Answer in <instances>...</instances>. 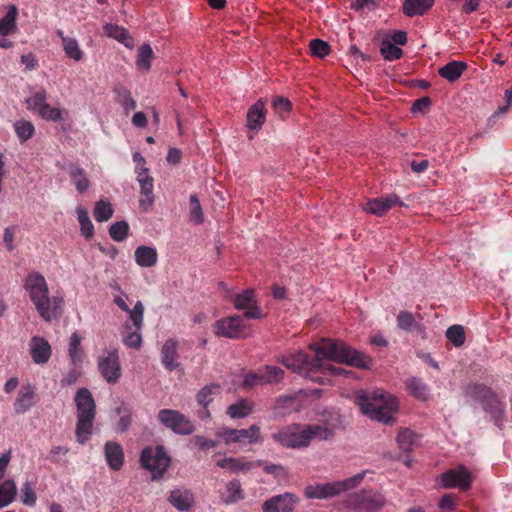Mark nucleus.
Instances as JSON below:
<instances>
[{
	"label": "nucleus",
	"instance_id": "nucleus-33",
	"mask_svg": "<svg viewBox=\"0 0 512 512\" xmlns=\"http://www.w3.org/2000/svg\"><path fill=\"white\" fill-rule=\"evenodd\" d=\"M216 465L232 473H239L251 470L255 466V463L252 461H243L240 458L226 457L219 460Z\"/></svg>",
	"mask_w": 512,
	"mask_h": 512
},
{
	"label": "nucleus",
	"instance_id": "nucleus-12",
	"mask_svg": "<svg viewBox=\"0 0 512 512\" xmlns=\"http://www.w3.org/2000/svg\"><path fill=\"white\" fill-rule=\"evenodd\" d=\"M217 436L226 445L234 443L247 445L261 442L260 427L256 424L247 429L223 427L217 431Z\"/></svg>",
	"mask_w": 512,
	"mask_h": 512
},
{
	"label": "nucleus",
	"instance_id": "nucleus-49",
	"mask_svg": "<svg viewBox=\"0 0 512 512\" xmlns=\"http://www.w3.org/2000/svg\"><path fill=\"white\" fill-rule=\"evenodd\" d=\"M114 210L111 203L107 200H99L96 202L93 216L97 222L108 221L113 216Z\"/></svg>",
	"mask_w": 512,
	"mask_h": 512
},
{
	"label": "nucleus",
	"instance_id": "nucleus-17",
	"mask_svg": "<svg viewBox=\"0 0 512 512\" xmlns=\"http://www.w3.org/2000/svg\"><path fill=\"white\" fill-rule=\"evenodd\" d=\"M233 304L236 309L244 311V317L247 319H259L262 316L254 290L247 289L237 294Z\"/></svg>",
	"mask_w": 512,
	"mask_h": 512
},
{
	"label": "nucleus",
	"instance_id": "nucleus-48",
	"mask_svg": "<svg viewBox=\"0 0 512 512\" xmlns=\"http://www.w3.org/2000/svg\"><path fill=\"white\" fill-rule=\"evenodd\" d=\"M62 46L63 51L68 58L76 62H80L84 58V52L80 48L78 40L75 37H72L71 39H64V44Z\"/></svg>",
	"mask_w": 512,
	"mask_h": 512
},
{
	"label": "nucleus",
	"instance_id": "nucleus-42",
	"mask_svg": "<svg viewBox=\"0 0 512 512\" xmlns=\"http://www.w3.org/2000/svg\"><path fill=\"white\" fill-rule=\"evenodd\" d=\"M399 448L404 452H410L417 443V434L409 428H402L397 435Z\"/></svg>",
	"mask_w": 512,
	"mask_h": 512
},
{
	"label": "nucleus",
	"instance_id": "nucleus-63",
	"mask_svg": "<svg viewBox=\"0 0 512 512\" xmlns=\"http://www.w3.org/2000/svg\"><path fill=\"white\" fill-rule=\"evenodd\" d=\"M79 378V372L75 369L70 370L60 381L62 387L75 384Z\"/></svg>",
	"mask_w": 512,
	"mask_h": 512
},
{
	"label": "nucleus",
	"instance_id": "nucleus-58",
	"mask_svg": "<svg viewBox=\"0 0 512 512\" xmlns=\"http://www.w3.org/2000/svg\"><path fill=\"white\" fill-rule=\"evenodd\" d=\"M272 106L276 113L282 115L289 112L291 108V103L287 98L277 96L273 99Z\"/></svg>",
	"mask_w": 512,
	"mask_h": 512
},
{
	"label": "nucleus",
	"instance_id": "nucleus-43",
	"mask_svg": "<svg viewBox=\"0 0 512 512\" xmlns=\"http://www.w3.org/2000/svg\"><path fill=\"white\" fill-rule=\"evenodd\" d=\"M17 494V488L14 480H5L0 485V508H4L13 502Z\"/></svg>",
	"mask_w": 512,
	"mask_h": 512
},
{
	"label": "nucleus",
	"instance_id": "nucleus-25",
	"mask_svg": "<svg viewBox=\"0 0 512 512\" xmlns=\"http://www.w3.org/2000/svg\"><path fill=\"white\" fill-rule=\"evenodd\" d=\"M106 462L110 469L118 471L124 463V453L121 445L115 441H108L104 446Z\"/></svg>",
	"mask_w": 512,
	"mask_h": 512
},
{
	"label": "nucleus",
	"instance_id": "nucleus-2",
	"mask_svg": "<svg viewBox=\"0 0 512 512\" xmlns=\"http://www.w3.org/2000/svg\"><path fill=\"white\" fill-rule=\"evenodd\" d=\"M23 288L39 316L46 322L52 321L61 307L63 297L61 295L50 297L45 277L35 271L26 276Z\"/></svg>",
	"mask_w": 512,
	"mask_h": 512
},
{
	"label": "nucleus",
	"instance_id": "nucleus-19",
	"mask_svg": "<svg viewBox=\"0 0 512 512\" xmlns=\"http://www.w3.org/2000/svg\"><path fill=\"white\" fill-rule=\"evenodd\" d=\"M338 481L315 483L305 487L304 494L308 499H329L338 496L341 492Z\"/></svg>",
	"mask_w": 512,
	"mask_h": 512
},
{
	"label": "nucleus",
	"instance_id": "nucleus-3",
	"mask_svg": "<svg viewBox=\"0 0 512 512\" xmlns=\"http://www.w3.org/2000/svg\"><path fill=\"white\" fill-rule=\"evenodd\" d=\"M356 402L361 412L374 421L384 424L395 421L392 413L398 409V400L390 393L381 389L371 392L360 390L356 393Z\"/></svg>",
	"mask_w": 512,
	"mask_h": 512
},
{
	"label": "nucleus",
	"instance_id": "nucleus-5",
	"mask_svg": "<svg viewBox=\"0 0 512 512\" xmlns=\"http://www.w3.org/2000/svg\"><path fill=\"white\" fill-rule=\"evenodd\" d=\"M74 401L77 408L76 437L78 443L84 444L92 434L96 405L92 393L87 388L78 389Z\"/></svg>",
	"mask_w": 512,
	"mask_h": 512
},
{
	"label": "nucleus",
	"instance_id": "nucleus-45",
	"mask_svg": "<svg viewBox=\"0 0 512 512\" xmlns=\"http://www.w3.org/2000/svg\"><path fill=\"white\" fill-rule=\"evenodd\" d=\"M446 338L456 348H460L466 341L465 329L462 325L454 324L446 330Z\"/></svg>",
	"mask_w": 512,
	"mask_h": 512
},
{
	"label": "nucleus",
	"instance_id": "nucleus-20",
	"mask_svg": "<svg viewBox=\"0 0 512 512\" xmlns=\"http://www.w3.org/2000/svg\"><path fill=\"white\" fill-rule=\"evenodd\" d=\"M28 345L31 358L35 364L43 365L50 360L52 348L44 337L33 336Z\"/></svg>",
	"mask_w": 512,
	"mask_h": 512
},
{
	"label": "nucleus",
	"instance_id": "nucleus-21",
	"mask_svg": "<svg viewBox=\"0 0 512 512\" xmlns=\"http://www.w3.org/2000/svg\"><path fill=\"white\" fill-rule=\"evenodd\" d=\"M397 204H402L399 197L395 194H390L386 197L368 200L363 210L376 216H382Z\"/></svg>",
	"mask_w": 512,
	"mask_h": 512
},
{
	"label": "nucleus",
	"instance_id": "nucleus-37",
	"mask_svg": "<svg viewBox=\"0 0 512 512\" xmlns=\"http://www.w3.org/2000/svg\"><path fill=\"white\" fill-rule=\"evenodd\" d=\"M154 53L152 47L148 43L142 44L138 48L136 57V66L139 71L148 72L151 68V62Z\"/></svg>",
	"mask_w": 512,
	"mask_h": 512
},
{
	"label": "nucleus",
	"instance_id": "nucleus-23",
	"mask_svg": "<svg viewBox=\"0 0 512 512\" xmlns=\"http://www.w3.org/2000/svg\"><path fill=\"white\" fill-rule=\"evenodd\" d=\"M220 500L226 505L236 504L245 498V492L238 479H232L225 484L224 490L219 493Z\"/></svg>",
	"mask_w": 512,
	"mask_h": 512
},
{
	"label": "nucleus",
	"instance_id": "nucleus-27",
	"mask_svg": "<svg viewBox=\"0 0 512 512\" xmlns=\"http://www.w3.org/2000/svg\"><path fill=\"white\" fill-rule=\"evenodd\" d=\"M168 500L177 510L188 511L194 503V496L187 489H174L170 492Z\"/></svg>",
	"mask_w": 512,
	"mask_h": 512
},
{
	"label": "nucleus",
	"instance_id": "nucleus-11",
	"mask_svg": "<svg viewBox=\"0 0 512 512\" xmlns=\"http://www.w3.org/2000/svg\"><path fill=\"white\" fill-rule=\"evenodd\" d=\"M158 420L178 435H191L195 431L194 422L178 410L162 409L158 412Z\"/></svg>",
	"mask_w": 512,
	"mask_h": 512
},
{
	"label": "nucleus",
	"instance_id": "nucleus-9",
	"mask_svg": "<svg viewBox=\"0 0 512 512\" xmlns=\"http://www.w3.org/2000/svg\"><path fill=\"white\" fill-rule=\"evenodd\" d=\"M386 504V497L373 490H362L347 497V506L354 512H378Z\"/></svg>",
	"mask_w": 512,
	"mask_h": 512
},
{
	"label": "nucleus",
	"instance_id": "nucleus-50",
	"mask_svg": "<svg viewBox=\"0 0 512 512\" xmlns=\"http://www.w3.org/2000/svg\"><path fill=\"white\" fill-rule=\"evenodd\" d=\"M381 55L385 60L394 61L402 57V49L390 40H383L380 47Z\"/></svg>",
	"mask_w": 512,
	"mask_h": 512
},
{
	"label": "nucleus",
	"instance_id": "nucleus-60",
	"mask_svg": "<svg viewBox=\"0 0 512 512\" xmlns=\"http://www.w3.org/2000/svg\"><path fill=\"white\" fill-rule=\"evenodd\" d=\"M364 478V473H358L352 477L338 481L341 484V492L348 491L358 485Z\"/></svg>",
	"mask_w": 512,
	"mask_h": 512
},
{
	"label": "nucleus",
	"instance_id": "nucleus-53",
	"mask_svg": "<svg viewBox=\"0 0 512 512\" xmlns=\"http://www.w3.org/2000/svg\"><path fill=\"white\" fill-rule=\"evenodd\" d=\"M117 291L116 294H113V303L123 312L128 314V319L130 320V315L133 311V308L130 309L127 301L129 300L128 295L121 289V287L116 284L114 286Z\"/></svg>",
	"mask_w": 512,
	"mask_h": 512
},
{
	"label": "nucleus",
	"instance_id": "nucleus-15",
	"mask_svg": "<svg viewBox=\"0 0 512 512\" xmlns=\"http://www.w3.org/2000/svg\"><path fill=\"white\" fill-rule=\"evenodd\" d=\"M439 484L447 489L459 488L469 490L472 484V473L463 465L449 469L439 476Z\"/></svg>",
	"mask_w": 512,
	"mask_h": 512
},
{
	"label": "nucleus",
	"instance_id": "nucleus-18",
	"mask_svg": "<svg viewBox=\"0 0 512 512\" xmlns=\"http://www.w3.org/2000/svg\"><path fill=\"white\" fill-rule=\"evenodd\" d=\"M298 502L297 497L289 492L272 496L262 504V512H292Z\"/></svg>",
	"mask_w": 512,
	"mask_h": 512
},
{
	"label": "nucleus",
	"instance_id": "nucleus-32",
	"mask_svg": "<svg viewBox=\"0 0 512 512\" xmlns=\"http://www.w3.org/2000/svg\"><path fill=\"white\" fill-rule=\"evenodd\" d=\"M259 370L261 385L278 384L285 376L284 370L274 365H264L260 367Z\"/></svg>",
	"mask_w": 512,
	"mask_h": 512
},
{
	"label": "nucleus",
	"instance_id": "nucleus-28",
	"mask_svg": "<svg viewBox=\"0 0 512 512\" xmlns=\"http://www.w3.org/2000/svg\"><path fill=\"white\" fill-rule=\"evenodd\" d=\"M435 0H403L402 11L407 17L422 16L434 5Z\"/></svg>",
	"mask_w": 512,
	"mask_h": 512
},
{
	"label": "nucleus",
	"instance_id": "nucleus-52",
	"mask_svg": "<svg viewBox=\"0 0 512 512\" xmlns=\"http://www.w3.org/2000/svg\"><path fill=\"white\" fill-rule=\"evenodd\" d=\"M129 225L126 221L121 220L113 223L109 228L110 237L116 242L124 241L128 236Z\"/></svg>",
	"mask_w": 512,
	"mask_h": 512
},
{
	"label": "nucleus",
	"instance_id": "nucleus-59",
	"mask_svg": "<svg viewBox=\"0 0 512 512\" xmlns=\"http://www.w3.org/2000/svg\"><path fill=\"white\" fill-rule=\"evenodd\" d=\"M255 385H261L260 382V370L257 372L250 371L243 376L242 387L245 389H250Z\"/></svg>",
	"mask_w": 512,
	"mask_h": 512
},
{
	"label": "nucleus",
	"instance_id": "nucleus-35",
	"mask_svg": "<svg viewBox=\"0 0 512 512\" xmlns=\"http://www.w3.org/2000/svg\"><path fill=\"white\" fill-rule=\"evenodd\" d=\"M466 68L467 65L465 62L451 61L439 68L438 73L447 81L455 82L461 77Z\"/></svg>",
	"mask_w": 512,
	"mask_h": 512
},
{
	"label": "nucleus",
	"instance_id": "nucleus-31",
	"mask_svg": "<svg viewBox=\"0 0 512 512\" xmlns=\"http://www.w3.org/2000/svg\"><path fill=\"white\" fill-rule=\"evenodd\" d=\"M18 9L14 4L7 7L6 14L0 18V35L9 36L17 31Z\"/></svg>",
	"mask_w": 512,
	"mask_h": 512
},
{
	"label": "nucleus",
	"instance_id": "nucleus-39",
	"mask_svg": "<svg viewBox=\"0 0 512 512\" xmlns=\"http://www.w3.org/2000/svg\"><path fill=\"white\" fill-rule=\"evenodd\" d=\"M252 410V403L247 399H241L240 401L229 405L226 413L232 419H242L250 415Z\"/></svg>",
	"mask_w": 512,
	"mask_h": 512
},
{
	"label": "nucleus",
	"instance_id": "nucleus-55",
	"mask_svg": "<svg viewBox=\"0 0 512 512\" xmlns=\"http://www.w3.org/2000/svg\"><path fill=\"white\" fill-rule=\"evenodd\" d=\"M309 48L313 56L324 58L330 52L329 44L319 38L310 41Z\"/></svg>",
	"mask_w": 512,
	"mask_h": 512
},
{
	"label": "nucleus",
	"instance_id": "nucleus-13",
	"mask_svg": "<svg viewBox=\"0 0 512 512\" xmlns=\"http://www.w3.org/2000/svg\"><path fill=\"white\" fill-rule=\"evenodd\" d=\"M97 367L106 382L112 385L116 384L121 377L118 349H105L97 358Z\"/></svg>",
	"mask_w": 512,
	"mask_h": 512
},
{
	"label": "nucleus",
	"instance_id": "nucleus-40",
	"mask_svg": "<svg viewBox=\"0 0 512 512\" xmlns=\"http://www.w3.org/2000/svg\"><path fill=\"white\" fill-rule=\"evenodd\" d=\"M135 172L137 174V181L140 185L141 196L154 195V181L149 175L148 169L146 167H136Z\"/></svg>",
	"mask_w": 512,
	"mask_h": 512
},
{
	"label": "nucleus",
	"instance_id": "nucleus-8",
	"mask_svg": "<svg viewBox=\"0 0 512 512\" xmlns=\"http://www.w3.org/2000/svg\"><path fill=\"white\" fill-rule=\"evenodd\" d=\"M140 463L143 468L151 472L152 480H157L166 472L171 463V458L163 446H149L142 450Z\"/></svg>",
	"mask_w": 512,
	"mask_h": 512
},
{
	"label": "nucleus",
	"instance_id": "nucleus-61",
	"mask_svg": "<svg viewBox=\"0 0 512 512\" xmlns=\"http://www.w3.org/2000/svg\"><path fill=\"white\" fill-rule=\"evenodd\" d=\"M192 441L195 444V446L198 447L200 450H209L218 445L217 440L209 439L200 435L194 436Z\"/></svg>",
	"mask_w": 512,
	"mask_h": 512
},
{
	"label": "nucleus",
	"instance_id": "nucleus-1",
	"mask_svg": "<svg viewBox=\"0 0 512 512\" xmlns=\"http://www.w3.org/2000/svg\"><path fill=\"white\" fill-rule=\"evenodd\" d=\"M309 348L315 353V357L312 359L313 361L317 362L315 365L316 372L323 374H343L348 376L351 373L344 370L343 368L325 363V360L345 363L360 369H370L372 364V359L370 356L353 349L342 341L322 339L320 342L310 344Z\"/></svg>",
	"mask_w": 512,
	"mask_h": 512
},
{
	"label": "nucleus",
	"instance_id": "nucleus-56",
	"mask_svg": "<svg viewBox=\"0 0 512 512\" xmlns=\"http://www.w3.org/2000/svg\"><path fill=\"white\" fill-rule=\"evenodd\" d=\"M117 413L121 415L119 421L117 422V430L119 432L127 431L131 425V414L129 408L126 404H121L119 407H117Z\"/></svg>",
	"mask_w": 512,
	"mask_h": 512
},
{
	"label": "nucleus",
	"instance_id": "nucleus-30",
	"mask_svg": "<svg viewBox=\"0 0 512 512\" xmlns=\"http://www.w3.org/2000/svg\"><path fill=\"white\" fill-rule=\"evenodd\" d=\"M135 261L140 267L149 268L157 263V250L151 246H138L134 253Z\"/></svg>",
	"mask_w": 512,
	"mask_h": 512
},
{
	"label": "nucleus",
	"instance_id": "nucleus-38",
	"mask_svg": "<svg viewBox=\"0 0 512 512\" xmlns=\"http://www.w3.org/2000/svg\"><path fill=\"white\" fill-rule=\"evenodd\" d=\"M221 386L218 383L205 385L196 395V401L201 407L209 406L214 397L220 394Z\"/></svg>",
	"mask_w": 512,
	"mask_h": 512
},
{
	"label": "nucleus",
	"instance_id": "nucleus-41",
	"mask_svg": "<svg viewBox=\"0 0 512 512\" xmlns=\"http://www.w3.org/2000/svg\"><path fill=\"white\" fill-rule=\"evenodd\" d=\"M76 213L82 236L86 239L92 238L94 236V225L89 217L88 211L84 207L79 206L76 209Z\"/></svg>",
	"mask_w": 512,
	"mask_h": 512
},
{
	"label": "nucleus",
	"instance_id": "nucleus-57",
	"mask_svg": "<svg viewBox=\"0 0 512 512\" xmlns=\"http://www.w3.org/2000/svg\"><path fill=\"white\" fill-rule=\"evenodd\" d=\"M21 500L27 506H34L37 500L34 485L31 482H25L21 489Z\"/></svg>",
	"mask_w": 512,
	"mask_h": 512
},
{
	"label": "nucleus",
	"instance_id": "nucleus-34",
	"mask_svg": "<svg viewBox=\"0 0 512 512\" xmlns=\"http://www.w3.org/2000/svg\"><path fill=\"white\" fill-rule=\"evenodd\" d=\"M405 386L410 394L420 400L426 401L430 396V390L427 384L418 377H410L405 381Z\"/></svg>",
	"mask_w": 512,
	"mask_h": 512
},
{
	"label": "nucleus",
	"instance_id": "nucleus-22",
	"mask_svg": "<svg viewBox=\"0 0 512 512\" xmlns=\"http://www.w3.org/2000/svg\"><path fill=\"white\" fill-rule=\"evenodd\" d=\"M267 111L262 99L256 101L247 111V127L252 132H258L266 121Z\"/></svg>",
	"mask_w": 512,
	"mask_h": 512
},
{
	"label": "nucleus",
	"instance_id": "nucleus-7",
	"mask_svg": "<svg viewBox=\"0 0 512 512\" xmlns=\"http://www.w3.org/2000/svg\"><path fill=\"white\" fill-rule=\"evenodd\" d=\"M144 311L143 303L138 300L133 306L130 320L123 325L122 341L127 348L138 350L142 346Z\"/></svg>",
	"mask_w": 512,
	"mask_h": 512
},
{
	"label": "nucleus",
	"instance_id": "nucleus-10",
	"mask_svg": "<svg viewBox=\"0 0 512 512\" xmlns=\"http://www.w3.org/2000/svg\"><path fill=\"white\" fill-rule=\"evenodd\" d=\"M278 363L283 364L287 369L294 373L303 375L306 378H311L313 381H319V378L314 377L313 374L317 373L315 365L317 362L313 361L312 357L299 351L294 354L281 355L276 357Z\"/></svg>",
	"mask_w": 512,
	"mask_h": 512
},
{
	"label": "nucleus",
	"instance_id": "nucleus-16",
	"mask_svg": "<svg viewBox=\"0 0 512 512\" xmlns=\"http://www.w3.org/2000/svg\"><path fill=\"white\" fill-rule=\"evenodd\" d=\"M38 402L36 388L30 383L21 385L13 401V411L16 415L28 413Z\"/></svg>",
	"mask_w": 512,
	"mask_h": 512
},
{
	"label": "nucleus",
	"instance_id": "nucleus-62",
	"mask_svg": "<svg viewBox=\"0 0 512 512\" xmlns=\"http://www.w3.org/2000/svg\"><path fill=\"white\" fill-rule=\"evenodd\" d=\"M69 452L66 446H53L50 450L49 459L53 463H59L60 457L65 456Z\"/></svg>",
	"mask_w": 512,
	"mask_h": 512
},
{
	"label": "nucleus",
	"instance_id": "nucleus-51",
	"mask_svg": "<svg viewBox=\"0 0 512 512\" xmlns=\"http://www.w3.org/2000/svg\"><path fill=\"white\" fill-rule=\"evenodd\" d=\"M37 114L46 121L60 122L64 119L63 114H67V112L60 108L52 107L47 103L37 112Z\"/></svg>",
	"mask_w": 512,
	"mask_h": 512
},
{
	"label": "nucleus",
	"instance_id": "nucleus-64",
	"mask_svg": "<svg viewBox=\"0 0 512 512\" xmlns=\"http://www.w3.org/2000/svg\"><path fill=\"white\" fill-rule=\"evenodd\" d=\"M390 41L397 46H404L407 43V33L403 30H396L393 32Z\"/></svg>",
	"mask_w": 512,
	"mask_h": 512
},
{
	"label": "nucleus",
	"instance_id": "nucleus-46",
	"mask_svg": "<svg viewBox=\"0 0 512 512\" xmlns=\"http://www.w3.org/2000/svg\"><path fill=\"white\" fill-rule=\"evenodd\" d=\"M14 130L20 142L28 141L35 133V127L31 121L20 119L14 123Z\"/></svg>",
	"mask_w": 512,
	"mask_h": 512
},
{
	"label": "nucleus",
	"instance_id": "nucleus-36",
	"mask_svg": "<svg viewBox=\"0 0 512 512\" xmlns=\"http://www.w3.org/2000/svg\"><path fill=\"white\" fill-rule=\"evenodd\" d=\"M83 349L81 347V336L78 332H73L70 336L69 344H68V355L71 361V364L74 367L81 365L83 361Z\"/></svg>",
	"mask_w": 512,
	"mask_h": 512
},
{
	"label": "nucleus",
	"instance_id": "nucleus-24",
	"mask_svg": "<svg viewBox=\"0 0 512 512\" xmlns=\"http://www.w3.org/2000/svg\"><path fill=\"white\" fill-rule=\"evenodd\" d=\"M177 359L178 342L176 339L170 338L162 346L161 362L168 371L172 372L179 366Z\"/></svg>",
	"mask_w": 512,
	"mask_h": 512
},
{
	"label": "nucleus",
	"instance_id": "nucleus-44",
	"mask_svg": "<svg viewBox=\"0 0 512 512\" xmlns=\"http://www.w3.org/2000/svg\"><path fill=\"white\" fill-rule=\"evenodd\" d=\"M397 327L400 330L411 332L413 330L421 329V324L416 321L411 312L400 311L397 315Z\"/></svg>",
	"mask_w": 512,
	"mask_h": 512
},
{
	"label": "nucleus",
	"instance_id": "nucleus-54",
	"mask_svg": "<svg viewBox=\"0 0 512 512\" xmlns=\"http://www.w3.org/2000/svg\"><path fill=\"white\" fill-rule=\"evenodd\" d=\"M190 219L195 224H202L204 221V214L197 195L190 196Z\"/></svg>",
	"mask_w": 512,
	"mask_h": 512
},
{
	"label": "nucleus",
	"instance_id": "nucleus-4",
	"mask_svg": "<svg viewBox=\"0 0 512 512\" xmlns=\"http://www.w3.org/2000/svg\"><path fill=\"white\" fill-rule=\"evenodd\" d=\"M333 436V430L321 425H307L301 427L298 424L283 427L272 434L273 440L285 448L300 449L308 447L313 439L328 440Z\"/></svg>",
	"mask_w": 512,
	"mask_h": 512
},
{
	"label": "nucleus",
	"instance_id": "nucleus-14",
	"mask_svg": "<svg viewBox=\"0 0 512 512\" xmlns=\"http://www.w3.org/2000/svg\"><path fill=\"white\" fill-rule=\"evenodd\" d=\"M213 330L217 337L228 339H239L246 335V326L240 315L218 319L213 325Z\"/></svg>",
	"mask_w": 512,
	"mask_h": 512
},
{
	"label": "nucleus",
	"instance_id": "nucleus-6",
	"mask_svg": "<svg viewBox=\"0 0 512 512\" xmlns=\"http://www.w3.org/2000/svg\"><path fill=\"white\" fill-rule=\"evenodd\" d=\"M466 394L482 404L484 411L490 415L496 426L503 425L505 405L489 387L472 384L466 388Z\"/></svg>",
	"mask_w": 512,
	"mask_h": 512
},
{
	"label": "nucleus",
	"instance_id": "nucleus-26",
	"mask_svg": "<svg viewBox=\"0 0 512 512\" xmlns=\"http://www.w3.org/2000/svg\"><path fill=\"white\" fill-rule=\"evenodd\" d=\"M70 176L76 190L83 194L90 186V181L83 168L74 163H68L63 168Z\"/></svg>",
	"mask_w": 512,
	"mask_h": 512
},
{
	"label": "nucleus",
	"instance_id": "nucleus-29",
	"mask_svg": "<svg viewBox=\"0 0 512 512\" xmlns=\"http://www.w3.org/2000/svg\"><path fill=\"white\" fill-rule=\"evenodd\" d=\"M103 31L107 37L117 40L129 49H133L134 41L126 28L107 23L104 25Z\"/></svg>",
	"mask_w": 512,
	"mask_h": 512
},
{
	"label": "nucleus",
	"instance_id": "nucleus-47",
	"mask_svg": "<svg viewBox=\"0 0 512 512\" xmlns=\"http://www.w3.org/2000/svg\"><path fill=\"white\" fill-rule=\"evenodd\" d=\"M27 109L37 113L42 107L47 104V92L45 89L37 90L25 100Z\"/></svg>",
	"mask_w": 512,
	"mask_h": 512
}]
</instances>
